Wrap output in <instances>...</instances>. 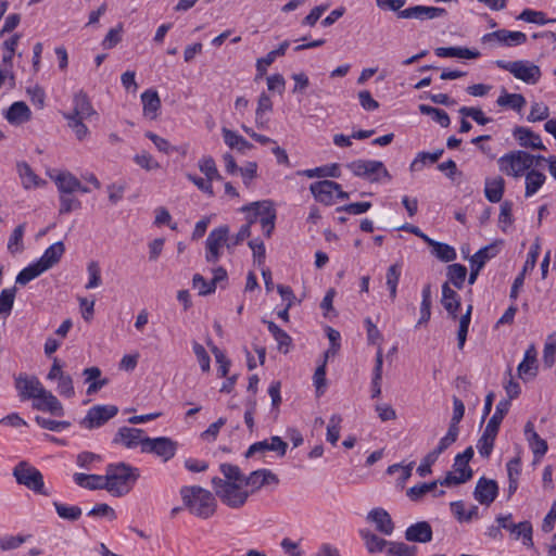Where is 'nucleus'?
Returning <instances> with one entry per match:
<instances>
[{"instance_id":"5","label":"nucleus","mask_w":556,"mask_h":556,"mask_svg":"<svg viewBox=\"0 0 556 556\" xmlns=\"http://www.w3.org/2000/svg\"><path fill=\"white\" fill-rule=\"evenodd\" d=\"M12 473L18 484L26 486L37 494L48 495L42 473L27 462H20L13 468Z\"/></svg>"},{"instance_id":"28","label":"nucleus","mask_w":556,"mask_h":556,"mask_svg":"<svg viewBox=\"0 0 556 556\" xmlns=\"http://www.w3.org/2000/svg\"><path fill=\"white\" fill-rule=\"evenodd\" d=\"M367 519L376 525V529L384 535H391L394 523L387 510L375 508L368 513Z\"/></svg>"},{"instance_id":"54","label":"nucleus","mask_w":556,"mask_h":556,"mask_svg":"<svg viewBox=\"0 0 556 556\" xmlns=\"http://www.w3.org/2000/svg\"><path fill=\"white\" fill-rule=\"evenodd\" d=\"M472 306L468 305L466 313L459 318V327L457 331L458 349H463L466 342L468 328L471 319Z\"/></svg>"},{"instance_id":"2","label":"nucleus","mask_w":556,"mask_h":556,"mask_svg":"<svg viewBox=\"0 0 556 556\" xmlns=\"http://www.w3.org/2000/svg\"><path fill=\"white\" fill-rule=\"evenodd\" d=\"M139 476V469L126 463L110 464L105 469V490L113 496H124L130 492Z\"/></svg>"},{"instance_id":"4","label":"nucleus","mask_w":556,"mask_h":556,"mask_svg":"<svg viewBox=\"0 0 556 556\" xmlns=\"http://www.w3.org/2000/svg\"><path fill=\"white\" fill-rule=\"evenodd\" d=\"M544 160V156L532 155L526 151L517 150L501 156L498 159V167L507 176L520 177Z\"/></svg>"},{"instance_id":"35","label":"nucleus","mask_w":556,"mask_h":556,"mask_svg":"<svg viewBox=\"0 0 556 556\" xmlns=\"http://www.w3.org/2000/svg\"><path fill=\"white\" fill-rule=\"evenodd\" d=\"M223 138L225 143L230 148L235 149L240 153H247V151L251 150L253 146L245 140L242 136L238 135L236 131L230 130L228 128L222 129Z\"/></svg>"},{"instance_id":"11","label":"nucleus","mask_w":556,"mask_h":556,"mask_svg":"<svg viewBox=\"0 0 556 556\" xmlns=\"http://www.w3.org/2000/svg\"><path fill=\"white\" fill-rule=\"evenodd\" d=\"M117 413L118 407L115 405H96L87 412L81 425L87 429L99 428L115 417Z\"/></svg>"},{"instance_id":"30","label":"nucleus","mask_w":556,"mask_h":556,"mask_svg":"<svg viewBox=\"0 0 556 556\" xmlns=\"http://www.w3.org/2000/svg\"><path fill=\"white\" fill-rule=\"evenodd\" d=\"M65 252V245L62 241H58L50 245L37 261L45 270L56 265Z\"/></svg>"},{"instance_id":"10","label":"nucleus","mask_w":556,"mask_h":556,"mask_svg":"<svg viewBox=\"0 0 556 556\" xmlns=\"http://www.w3.org/2000/svg\"><path fill=\"white\" fill-rule=\"evenodd\" d=\"M177 447V442L167 437H148L143 441V453L154 454L164 463L168 462L175 456Z\"/></svg>"},{"instance_id":"36","label":"nucleus","mask_w":556,"mask_h":556,"mask_svg":"<svg viewBox=\"0 0 556 556\" xmlns=\"http://www.w3.org/2000/svg\"><path fill=\"white\" fill-rule=\"evenodd\" d=\"M96 114L88 97L84 92H78L74 97V111L73 114H68L70 116H75L77 118H89Z\"/></svg>"},{"instance_id":"47","label":"nucleus","mask_w":556,"mask_h":556,"mask_svg":"<svg viewBox=\"0 0 556 556\" xmlns=\"http://www.w3.org/2000/svg\"><path fill=\"white\" fill-rule=\"evenodd\" d=\"M429 245L432 247V254L442 262H451L456 258L455 249L446 243L432 240Z\"/></svg>"},{"instance_id":"8","label":"nucleus","mask_w":556,"mask_h":556,"mask_svg":"<svg viewBox=\"0 0 556 556\" xmlns=\"http://www.w3.org/2000/svg\"><path fill=\"white\" fill-rule=\"evenodd\" d=\"M327 337L330 341L329 349L325 352L324 363L315 369V393L320 395L325 392L326 380V363L328 358L333 357L340 348V333L331 327H326Z\"/></svg>"},{"instance_id":"53","label":"nucleus","mask_w":556,"mask_h":556,"mask_svg":"<svg viewBox=\"0 0 556 556\" xmlns=\"http://www.w3.org/2000/svg\"><path fill=\"white\" fill-rule=\"evenodd\" d=\"M53 506L58 516L62 519L76 521L81 516V509L78 506H67L59 502H54Z\"/></svg>"},{"instance_id":"63","label":"nucleus","mask_w":556,"mask_h":556,"mask_svg":"<svg viewBox=\"0 0 556 556\" xmlns=\"http://www.w3.org/2000/svg\"><path fill=\"white\" fill-rule=\"evenodd\" d=\"M549 116V109L543 102H534L531 105L527 119L531 123L544 121Z\"/></svg>"},{"instance_id":"50","label":"nucleus","mask_w":556,"mask_h":556,"mask_svg":"<svg viewBox=\"0 0 556 556\" xmlns=\"http://www.w3.org/2000/svg\"><path fill=\"white\" fill-rule=\"evenodd\" d=\"M431 316V287L426 285L422 289V300L420 304V318L417 326L427 324Z\"/></svg>"},{"instance_id":"17","label":"nucleus","mask_w":556,"mask_h":556,"mask_svg":"<svg viewBox=\"0 0 556 556\" xmlns=\"http://www.w3.org/2000/svg\"><path fill=\"white\" fill-rule=\"evenodd\" d=\"M538 371V351L534 344H530L525 352L522 362L517 367L518 377L527 381L536 377Z\"/></svg>"},{"instance_id":"45","label":"nucleus","mask_w":556,"mask_h":556,"mask_svg":"<svg viewBox=\"0 0 556 556\" xmlns=\"http://www.w3.org/2000/svg\"><path fill=\"white\" fill-rule=\"evenodd\" d=\"M446 276L448 285L452 283L455 288L462 289L467 276V268L462 264H452L447 266Z\"/></svg>"},{"instance_id":"20","label":"nucleus","mask_w":556,"mask_h":556,"mask_svg":"<svg viewBox=\"0 0 556 556\" xmlns=\"http://www.w3.org/2000/svg\"><path fill=\"white\" fill-rule=\"evenodd\" d=\"M146 438L141 429L122 427L114 438V443L122 444L127 448H134L140 445L141 452L143 453V441Z\"/></svg>"},{"instance_id":"9","label":"nucleus","mask_w":556,"mask_h":556,"mask_svg":"<svg viewBox=\"0 0 556 556\" xmlns=\"http://www.w3.org/2000/svg\"><path fill=\"white\" fill-rule=\"evenodd\" d=\"M229 240V227L220 226L213 229L205 241V260L207 263L215 264L222 256V250L224 247L227 248Z\"/></svg>"},{"instance_id":"58","label":"nucleus","mask_w":556,"mask_h":556,"mask_svg":"<svg viewBox=\"0 0 556 556\" xmlns=\"http://www.w3.org/2000/svg\"><path fill=\"white\" fill-rule=\"evenodd\" d=\"M494 256V247L489 245L480 249L470 258V267L477 266V269H481L485 262Z\"/></svg>"},{"instance_id":"46","label":"nucleus","mask_w":556,"mask_h":556,"mask_svg":"<svg viewBox=\"0 0 556 556\" xmlns=\"http://www.w3.org/2000/svg\"><path fill=\"white\" fill-rule=\"evenodd\" d=\"M496 435V432L484 429L477 443V448L482 457L488 458L491 455Z\"/></svg>"},{"instance_id":"21","label":"nucleus","mask_w":556,"mask_h":556,"mask_svg":"<svg viewBox=\"0 0 556 556\" xmlns=\"http://www.w3.org/2000/svg\"><path fill=\"white\" fill-rule=\"evenodd\" d=\"M472 477V470L469 465L454 460L453 471L447 472L443 480H440L441 485L452 486L465 483Z\"/></svg>"},{"instance_id":"31","label":"nucleus","mask_w":556,"mask_h":556,"mask_svg":"<svg viewBox=\"0 0 556 556\" xmlns=\"http://www.w3.org/2000/svg\"><path fill=\"white\" fill-rule=\"evenodd\" d=\"M441 303L443 307L446 309L448 315L453 318H457L458 308L460 306V298L456 291H454L448 282H444L442 285V298Z\"/></svg>"},{"instance_id":"6","label":"nucleus","mask_w":556,"mask_h":556,"mask_svg":"<svg viewBox=\"0 0 556 556\" xmlns=\"http://www.w3.org/2000/svg\"><path fill=\"white\" fill-rule=\"evenodd\" d=\"M496 65L509 72L515 78L529 84L535 85L541 78V70L538 65L530 61L519 60L513 62H506L503 60L496 61Z\"/></svg>"},{"instance_id":"24","label":"nucleus","mask_w":556,"mask_h":556,"mask_svg":"<svg viewBox=\"0 0 556 556\" xmlns=\"http://www.w3.org/2000/svg\"><path fill=\"white\" fill-rule=\"evenodd\" d=\"M496 39L498 42L513 47L519 46L527 41V35L522 31H510L506 29H500L483 36V41Z\"/></svg>"},{"instance_id":"55","label":"nucleus","mask_w":556,"mask_h":556,"mask_svg":"<svg viewBox=\"0 0 556 556\" xmlns=\"http://www.w3.org/2000/svg\"><path fill=\"white\" fill-rule=\"evenodd\" d=\"M199 169L206 176L208 180H222L215 161L212 156H204L199 161Z\"/></svg>"},{"instance_id":"57","label":"nucleus","mask_w":556,"mask_h":556,"mask_svg":"<svg viewBox=\"0 0 556 556\" xmlns=\"http://www.w3.org/2000/svg\"><path fill=\"white\" fill-rule=\"evenodd\" d=\"M273 110V102L268 94L262 93L258 98L255 121L258 127L264 126L263 115Z\"/></svg>"},{"instance_id":"51","label":"nucleus","mask_w":556,"mask_h":556,"mask_svg":"<svg viewBox=\"0 0 556 556\" xmlns=\"http://www.w3.org/2000/svg\"><path fill=\"white\" fill-rule=\"evenodd\" d=\"M443 150H438L433 153L429 152H419L417 156L414 159V161L410 164V170L412 172H419L424 168L427 161L430 163H435L442 155Z\"/></svg>"},{"instance_id":"33","label":"nucleus","mask_w":556,"mask_h":556,"mask_svg":"<svg viewBox=\"0 0 556 556\" xmlns=\"http://www.w3.org/2000/svg\"><path fill=\"white\" fill-rule=\"evenodd\" d=\"M545 181L546 176L544 173L535 168H531L530 170H528L525 176V197L531 198L532 195H534L540 190V188L545 184Z\"/></svg>"},{"instance_id":"13","label":"nucleus","mask_w":556,"mask_h":556,"mask_svg":"<svg viewBox=\"0 0 556 556\" xmlns=\"http://www.w3.org/2000/svg\"><path fill=\"white\" fill-rule=\"evenodd\" d=\"M49 380H56V392L66 399L75 396V389L71 375L63 371L60 361L55 357L53 364L47 375Z\"/></svg>"},{"instance_id":"22","label":"nucleus","mask_w":556,"mask_h":556,"mask_svg":"<svg viewBox=\"0 0 556 556\" xmlns=\"http://www.w3.org/2000/svg\"><path fill=\"white\" fill-rule=\"evenodd\" d=\"M498 486L494 480L480 478L477 482L473 495L482 505L489 506L497 495Z\"/></svg>"},{"instance_id":"23","label":"nucleus","mask_w":556,"mask_h":556,"mask_svg":"<svg viewBox=\"0 0 556 556\" xmlns=\"http://www.w3.org/2000/svg\"><path fill=\"white\" fill-rule=\"evenodd\" d=\"M16 170L21 179L22 187L25 190L37 189L46 186V180L41 179L26 162H18Z\"/></svg>"},{"instance_id":"19","label":"nucleus","mask_w":556,"mask_h":556,"mask_svg":"<svg viewBox=\"0 0 556 556\" xmlns=\"http://www.w3.org/2000/svg\"><path fill=\"white\" fill-rule=\"evenodd\" d=\"M446 15V10L437 7L415 5L399 12L401 18L433 20Z\"/></svg>"},{"instance_id":"15","label":"nucleus","mask_w":556,"mask_h":556,"mask_svg":"<svg viewBox=\"0 0 556 556\" xmlns=\"http://www.w3.org/2000/svg\"><path fill=\"white\" fill-rule=\"evenodd\" d=\"M288 444L280 437L274 435L269 439L258 441L250 445L245 456L252 457L256 454H264L266 452H275L278 456H283L287 452Z\"/></svg>"},{"instance_id":"42","label":"nucleus","mask_w":556,"mask_h":556,"mask_svg":"<svg viewBox=\"0 0 556 556\" xmlns=\"http://www.w3.org/2000/svg\"><path fill=\"white\" fill-rule=\"evenodd\" d=\"M361 535L369 553L382 552L387 546L389 547V541L378 536L377 534L370 531L362 530Z\"/></svg>"},{"instance_id":"61","label":"nucleus","mask_w":556,"mask_h":556,"mask_svg":"<svg viewBox=\"0 0 556 556\" xmlns=\"http://www.w3.org/2000/svg\"><path fill=\"white\" fill-rule=\"evenodd\" d=\"M193 353L199 362V365L204 372H208L211 369V358L206 350L202 344L197 341L192 342Z\"/></svg>"},{"instance_id":"3","label":"nucleus","mask_w":556,"mask_h":556,"mask_svg":"<svg viewBox=\"0 0 556 556\" xmlns=\"http://www.w3.org/2000/svg\"><path fill=\"white\" fill-rule=\"evenodd\" d=\"M185 507L194 516L207 519L216 511V500L208 490L199 485H186L179 491Z\"/></svg>"},{"instance_id":"62","label":"nucleus","mask_w":556,"mask_h":556,"mask_svg":"<svg viewBox=\"0 0 556 556\" xmlns=\"http://www.w3.org/2000/svg\"><path fill=\"white\" fill-rule=\"evenodd\" d=\"M87 271L89 275V280L86 283V289H94L102 283L101 279V269L99 263L96 261H91L88 263Z\"/></svg>"},{"instance_id":"27","label":"nucleus","mask_w":556,"mask_h":556,"mask_svg":"<svg viewBox=\"0 0 556 556\" xmlns=\"http://www.w3.org/2000/svg\"><path fill=\"white\" fill-rule=\"evenodd\" d=\"M525 434L529 443V446L534 454L535 460H539L547 452V442L544 439L540 438V435L534 430V426L531 421L527 422L525 427Z\"/></svg>"},{"instance_id":"1","label":"nucleus","mask_w":556,"mask_h":556,"mask_svg":"<svg viewBox=\"0 0 556 556\" xmlns=\"http://www.w3.org/2000/svg\"><path fill=\"white\" fill-rule=\"evenodd\" d=\"M220 472L224 478L215 477L212 484L216 496L230 508H241L250 496L243 481V473L238 466L222 464Z\"/></svg>"},{"instance_id":"37","label":"nucleus","mask_w":556,"mask_h":556,"mask_svg":"<svg viewBox=\"0 0 556 556\" xmlns=\"http://www.w3.org/2000/svg\"><path fill=\"white\" fill-rule=\"evenodd\" d=\"M74 481L77 485L88 490H105V475L75 473Z\"/></svg>"},{"instance_id":"26","label":"nucleus","mask_w":556,"mask_h":556,"mask_svg":"<svg viewBox=\"0 0 556 556\" xmlns=\"http://www.w3.org/2000/svg\"><path fill=\"white\" fill-rule=\"evenodd\" d=\"M276 210L271 201L265 200L260 203L258 222L266 237H270L275 228Z\"/></svg>"},{"instance_id":"14","label":"nucleus","mask_w":556,"mask_h":556,"mask_svg":"<svg viewBox=\"0 0 556 556\" xmlns=\"http://www.w3.org/2000/svg\"><path fill=\"white\" fill-rule=\"evenodd\" d=\"M15 389L18 392L21 400H30L38 396L45 390L39 379L35 376L20 374L15 378Z\"/></svg>"},{"instance_id":"64","label":"nucleus","mask_w":556,"mask_h":556,"mask_svg":"<svg viewBox=\"0 0 556 556\" xmlns=\"http://www.w3.org/2000/svg\"><path fill=\"white\" fill-rule=\"evenodd\" d=\"M415 549L404 543L390 542L388 553L389 556H415Z\"/></svg>"},{"instance_id":"49","label":"nucleus","mask_w":556,"mask_h":556,"mask_svg":"<svg viewBox=\"0 0 556 556\" xmlns=\"http://www.w3.org/2000/svg\"><path fill=\"white\" fill-rule=\"evenodd\" d=\"M402 266L400 264L391 265L386 275V283L390 291V298L394 300L396 298L397 283L401 277Z\"/></svg>"},{"instance_id":"43","label":"nucleus","mask_w":556,"mask_h":556,"mask_svg":"<svg viewBox=\"0 0 556 556\" xmlns=\"http://www.w3.org/2000/svg\"><path fill=\"white\" fill-rule=\"evenodd\" d=\"M263 323L267 325L268 331L271 333L274 339L277 341L279 351L287 353L288 348L291 344L290 336L285 330L279 328L274 321L264 319Z\"/></svg>"},{"instance_id":"34","label":"nucleus","mask_w":556,"mask_h":556,"mask_svg":"<svg viewBox=\"0 0 556 556\" xmlns=\"http://www.w3.org/2000/svg\"><path fill=\"white\" fill-rule=\"evenodd\" d=\"M141 101L143 104V114L150 119L157 117L159 110L161 108V100L156 91L146 90L141 94Z\"/></svg>"},{"instance_id":"29","label":"nucleus","mask_w":556,"mask_h":556,"mask_svg":"<svg viewBox=\"0 0 556 556\" xmlns=\"http://www.w3.org/2000/svg\"><path fill=\"white\" fill-rule=\"evenodd\" d=\"M405 539L409 542L427 543L432 540V529L427 521H419L407 528Z\"/></svg>"},{"instance_id":"18","label":"nucleus","mask_w":556,"mask_h":556,"mask_svg":"<svg viewBox=\"0 0 556 556\" xmlns=\"http://www.w3.org/2000/svg\"><path fill=\"white\" fill-rule=\"evenodd\" d=\"M250 494L256 492L264 485L277 484L278 478L275 473L267 469H258L251 472L248 477L243 475V481Z\"/></svg>"},{"instance_id":"40","label":"nucleus","mask_w":556,"mask_h":556,"mask_svg":"<svg viewBox=\"0 0 556 556\" xmlns=\"http://www.w3.org/2000/svg\"><path fill=\"white\" fill-rule=\"evenodd\" d=\"M504 187L505 181L502 177L488 178L484 188L485 198L492 203L500 202L503 198Z\"/></svg>"},{"instance_id":"44","label":"nucleus","mask_w":556,"mask_h":556,"mask_svg":"<svg viewBox=\"0 0 556 556\" xmlns=\"http://www.w3.org/2000/svg\"><path fill=\"white\" fill-rule=\"evenodd\" d=\"M509 407H510L509 400L500 401L498 404L496 405L495 413L490 418L489 422L485 426V429H489V430L497 433L501 422H502L504 416L508 413Z\"/></svg>"},{"instance_id":"12","label":"nucleus","mask_w":556,"mask_h":556,"mask_svg":"<svg viewBox=\"0 0 556 556\" xmlns=\"http://www.w3.org/2000/svg\"><path fill=\"white\" fill-rule=\"evenodd\" d=\"M348 198L349 193L338 182L326 179L315 182V199L326 205L336 203L337 199Z\"/></svg>"},{"instance_id":"25","label":"nucleus","mask_w":556,"mask_h":556,"mask_svg":"<svg viewBox=\"0 0 556 556\" xmlns=\"http://www.w3.org/2000/svg\"><path fill=\"white\" fill-rule=\"evenodd\" d=\"M513 136L518 141L519 146L523 148L545 150V146L543 144L541 137L530 128L518 126L514 129Z\"/></svg>"},{"instance_id":"60","label":"nucleus","mask_w":556,"mask_h":556,"mask_svg":"<svg viewBox=\"0 0 556 556\" xmlns=\"http://www.w3.org/2000/svg\"><path fill=\"white\" fill-rule=\"evenodd\" d=\"M458 431V427H448L447 433L440 440L438 446L432 452L439 457L441 453L457 440Z\"/></svg>"},{"instance_id":"32","label":"nucleus","mask_w":556,"mask_h":556,"mask_svg":"<svg viewBox=\"0 0 556 556\" xmlns=\"http://www.w3.org/2000/svg\"><path fill=\"white\" fill-rule=\"evenodd\" d=\"M49 176L55 182L60 193H73L79 188V179L70 172H59Z\"/></svg>"},{"instance_id":"7","label":"nucleus","mask_w":556,"mask_h":556,"mask_svg":"<svg viewBox=\"0 0 556 556\" xmlns=\"http://www.w3.org/2000/svg\"><path fill=\"white\" fill-rule=\"evenodd\" d=\"M348 168L357 177L367 179L370 182L390 180L391 176L380 161L357 160L348 164Z\"/></svg>"},{"instance_id":"52","label":"nucleus","mask_w":556,"mask_h":556,"mask_svg":"<svg viewBox=\"0 0 556 556\" xmlns=\"http://www.w3.org/2000/svg\"><path fill=\"white\" fill-rule=\"evenodd\" d=\"M45 271L46 270L41 267V265L38 262L30 264L29 266L25 267L18 273L16 277V283L26 285Z\"/></svg>"},{"instance_id":"59","label":"nucleus","mask_w":556,"mask_h":556,"mask_svg":"<svg viewBox=\"0 0 556 556\" xmlns=\"http://www.w3.org/2000/svg\"><path fill=\"white\" fill-rule=\"evenodd\" d=\"M249 247L253 252V260L257 267H265L266 251L264 242L261 239L249 241Z\"/></svg>"},{"instance_id":"48","label":"nucleus","mask_w":556,"mask_h":556,"mask_svg":"<svg viewBox=\"0 0 556 556\" xmlns=\"http://www.w3.org/2000/svg\"><path fill=\"white\" fill-rule=\"evenodd\" d=\"M496 103L500 106H509L515 111H520L526 105V99L520 93H503L497 98Z\"/></svg>"},{"instance_id":"39","label":"nucleus","mask_w":556,"mask_h":556,"mask_svg":"<svg viewBox=\"0 0 556 556\" xmlns=\"http://www.w3.org/2000/svg\"><path fill=\"white\" fill-rule=\"evenodd\" d=\"M5 117L11 124H23L29 119L30 110L22 101L14 102L7 111Z\"/></svg>"},{"instance_id":"56","label":"nucleus","mask_w":556,"mask_h":556,"mask_svg":"<svg viewBox=\"0 0 556 556\" xmlns=\"http://www.w3.org/2000/svg\"><path fill=\"white\" fill-rule=\"evenodd\" d=\"M438 483H440V481H433L430 483H420V484L414 485L407 490L406 495L412 501H415V502L419 501L427 493L435 491Z\"/></svg>"},{"instance_id":"16","label":"nucleus","mask_w":556,"mask_h":556,"mask_svg":"<svg viewBox=\"0 0 556 556\" xmlns=\"http://www.w3.org/2000/svg\"><path fill=\"white\" fill-rule=\"evenodd\" d=\"M33 408L41 412H48L53 416H64V408L58 397L48 390L41 391V393L34 399Z\"/></svg>"},{"instance_id":"38","label":"nucleus","mask_w":556,"mask_h":556,"mask_svg":"<svg viewBox=\"0 0 556 556\" xmlns=\"http://www.w3.org/2000/svg\"><path fill=\"white\" fill-rule=\"evenodd\" d=\"M440 58L477 59L480 52L463 47H440L434 50Z\"/></svg>"},{"instance_id":"41","label":"nucleus","mask_w":556,"mask_h":556,"mask_svg":"<svg viewBox=\"0 0 556 556\" xmlns=\"http://www.w3.org/2000/svg\"><path fill=\"white\" fill-rule=\"evenodd\" d=\"M83 375L85 376V381L89 383L87 388V394L89 395L98 392L101 388L108 384V379H99L101 376L99 367L86 368Z\"/></svg>"}]
</instances>
